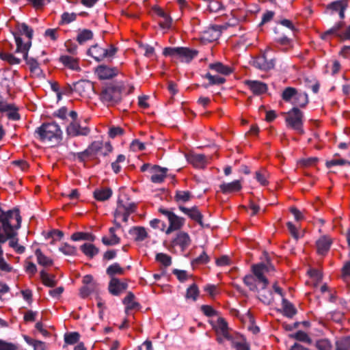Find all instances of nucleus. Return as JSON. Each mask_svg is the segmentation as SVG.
Here are the masks:
<instances>
[{
	"label": "nucleus",
	"mask_w": 350,
	"mask_h": 350,
	"mask_svg": "<svg viewBox=\"0 0 350 350\" xmlns=\"http://www.w3.org/2000/svg\"><path fill=\"white\" fill-rule=\"evenodd\" d=\"M21 217L18 210L4 211L0 206V269L9 272L12 267L3 258L2 244L15 234V230L21 226Z\"/></svg>",
	"instance_id": "nucleus-1"
},
{
	"label": "nucleus",
	"mask_w": 350,
	"mask_h": 350,
	"mask_svg": "<svg viewBox=\"0 0 350 350\" xmlns=\"http://www.w3.org/2000/svg\"><path fill=\"white\" fill-rule=\"evenodd\" d=\"M33 30L25 23L17 25V31L14 33L16 44V52L21 53L22 58L27 61L32 72L37 73L40 70L39 64L34 59H27L28 51L31 45Z\"/></svg>",
	"instance_id": "nucleus-2"
},
{
	"label": "nucleus",
	"mask_w": 350,
	"mask_h": 350,
	"mask_svg": "<svg viewBox=\"0 0 350 350\" xmlns=\"http://www.w3.org/2000/svg\"><path fill=\"white\" fill-rule=\"evenodd\" d=\"M273 270V267L269 264L258 263L252 266L253 274L245 275L243 278L244 284L251 291L265 289L269 284L268 273Z\"/></svg>",
	"instance_id": "nucleus-3"
},
{
	"label": "nucleus",
	"mask_w": 350,
	"mask_h": 350,
	"mask_svg": "<svg viewBox=\"0 0 350 350\" xmlns=\"http://www.w3.org/2000/svg\"><path fill=\"white\" fill-rule=\"evenodd\" d=\"M36 138L45 144L54 146L62 139V131L55 122L43 123L35 131Z\"/></svg>",
	"instance_id": "nucleus-4"
},
{
	"label": "nucleus",
	"mask_w": 350,
	"mask_h": 350,
	"mask_svg": "<svg viewBox=\"0 0 350 350\" xmlns=\"http://www.w3.org/2000/svg\"><path fill=\"white\" fill-rule=\"evenodd\" d=\"M163 55L178 59L181 62H189L196 57L197 52L186 47H165L163 51Z\"/></svg>",
	"instance_id": "nucleus-5"
},
{
	"label": "nucleus",
	"mask_w": 350,
	"mask_h": 350,
	"mask_svg": "<svg viewBox=\"0 0 350 350\" xmlns=\"http://www.w3.org/2000/svg\"><path fill=\"white\" fill-rule=\"evenodd\" d=\"M302 118V112L298 108L293 107L286 113L285 120L288 127L294 129L298 133L302 134L304 133Z\"/></svg>",
	"instance_id": "nucleus-6"
},
{
	"label": "nucleus",
	"mask_w": 350,
	"mask_h": 350,
	"mask_svg": "<svg viewBox=\"0 0 350 350\" xmlns=\"http://www.w3.org/2000/svg\"><path fill=\"white\" fill-rule=\"evenodd\" d=\"M100 98L107 105H113L120 101L121 91L115 86L109 85L102 90Z\"/></svg>",
	"instance_id": "nucleus-7"
},
{
	"label": "nucleus",
	"mask_w": 350,
	"mask_h": 350,
	"mask_svg": "<svg viewBox=\"0 0 350 350\" xmlns=\"http://www.w3.org/2000/svg\"><path fill=\"white\" fill-rule=\"evenodd\" d=\"M112 150V146L109 142L96 141L92 142L85 150V153L89 155H107Z\"/></svg>",
	"instance_id": "nucleus-8"
},
{
	"label": "nucleus",
	"mask_w": 350,
	"mask_h": 350,
	"mask_svg": "<svg viewBox=\"0 0 350 350\" xmlns=\"http://www.w3.org/2000/svg\"><path fill=\"white\" fill-rule=\"evenodd\" d=\"M159 211L167 218L170 224L169 227L166 230V234H170L172 232L178 230L183 225L184 219L174 213L163 208H160Z\"/></svg>",
	"instance_id": "nucleus-9"
},
{
	"label": "nucleus",
	"mask_w": 350,
	"mask_h": 350,
	"mask_svg": "<svg viewBox=\"0 0 350 350\" xmlns=\"http://www.w3.org/2000/svg\"><path fill=\"white\" fill-rule=\"evenodd\" d=\"M135 206L133 204L124 205L118 203L117 208L114 213V224L118 222L117 220L127 221L129 215L135 211Z\"/></svg>",
	"instance_id": "nucleus-10"
},
{
	"label": "nucleus",
	"mask_w": 350,
	"mask_h": 350,
	"mask_svg": "<svg viewBox=\"0 0 350 350\" xmlns=\"http://www.w3.org/2000/svg\"><path fill=\"white\" fill-rule=\"evenodd\" d=\"M341 23L333 27L322 35V38L326 39L329 36H334L341 40H350V25L345 30H341Z\"/></svg>",
	"instance_id": "nucleus-11"
},
{
	"label": "nucleus",
	"mask_w": 350,
	"mask_h": 350,
	"mask_svg": "<svg viewBox=\"0 0 350 350\" xmlns=\"http://www.w3.org/2000/svg\"><path fill=\"white\" fill-rule=\"evenodd\" d=\"M121 225L119 222H116L115 226L109 229L108 235L102 238V242L105 245H115L120 242V238L117 235L116 231L120 229Z\"/></svg>",
	"instance_id": "nucleus-12"
},
{
	"label": "nucleus",
	"mask_w": 350,
	"mask_h": 350,
	"mask_svg": "<svg viewBox=\"0 0 350 350\" xmlns=\"http://www.w3.org/2000/svg\"><path fill=\"white\" fill-rule=\"evenodd\" d=\"M89 132L90 129L81 126L78 121H72L66 128V133L70 137L87 135Z\"/></svg>",
	"instance_id": "nucleus-13"
},
{
	"label": "nucleus",
	"mask_w": 350,
	"mask_h": 350,
	"mask_svg": "<svg viewBox=\"0 0 350 350\" xmlns=\"http://www.w3.org/2000/svg\"><path fill=\"white\" fill-rule=\"evenodd\" d=\"M221 36L219 26H212L203 31L201 33V40L203 42H211L217 40Z\"/></svg>",
	"instance_id": "nucleus-14"
},
{
	"label": "nucleus",
	"mask_w": 350,
	"mask_h": 350,
	"mask_svg": "<svg viewBox=\"0 0 350 350\" xmlns=\"http://www.w3.org/2000/svg\"><path fill=\"white\" fill-rule=\"evenodd\" d=\"M127 288V284L119 279L111 278L109 284V291L113 295H118Z\"/></svg>",
	"instance_id": "nucleus-15"
},
{
	"label": "nucleus",
	"mask_w": 350,
	"mask_h": 350,
	"mask_svg": "<svg viewBox=\"0 0 350 350\" xmlns=\"http://www.w3.org/2000/svg\"><path fill=\"white\" fill-rule=\"evenodd\" d=\"M167 171L166 168H162L157 165L152 166L150 167L152 182L154 183H162L166 177Z\"/></svg>",
	"instance_id": "nucleus-16"
},
{
	"label": "nucleus",
	"mask_w": 350,
	"mask_h": 350,
	"mask_svg": "<svg viewBox=\"0 0 350 350\" xmlns=\"http://www.w3.org/2000/svg\"><path fill=\"white\" fill-rule=\"evenodd\" d=\"M244 83L254 94H262L267 90V85L261 81L246 80Z\"/></svg>",
	"instance_id": "nucleus-17"
},
{
	"label": "nucleus",
	"mask_w": 350,
	"mask_h": 350,
	"mask_svg": "<svg viewBox=\"0 0 350 350\" xmlns=\"http://www.w3.org/2000/svg\"><path fill=\"white\" fill-rule=\"evenodd\" d=\"M254 65L260 70H267L273 68L274 62L272 59L268 60L265 53H263L254 60Z\"/></svg>",
	"instance_id": "nucleus-18"
},
{
	"label": "nucleus",
	"mask_w": 350,
	"mask_h": 350,
	"mask_svg": "<svg viewBox=\"0 0 350 350\" xmlns=\"http://www.w3.org/2000/svg\"><path fill=\"white\" fill-rule=\"evenodd\" d=\"M96 73L99 79H107L117 75L118 70L106 66H99L96 70Z\"/></svg>",
	"instance_id": "nucleus-19"
},
{
	"label": "nucleus",
	"mask_w": 350,
	"mask_h": 350,
	"mask_svg": "<svg viewBox=\"0 0 350 350\" xmlns=\"http://www.w3.org/2000/svg\"><path fill=\"white\" fill-rule=\"evenodd\" d=\"M59 61L63 65L72 70L79 71L81 70L79 59L72 56L64 55L59 57Z\"/></svg>",
	"instance_id": "nucleus-20"
},
{
	"label": "nucleus",
	"mask_w": 350,
	"mask_h": 350,
	"mask_svg": "<svg viewBox=\"0 0 350 350\" xmlns=\"http://www.w3.org/2000/svg\"><path fill=\"white\" fill-rule=\"evenodd\" d=\"M154 12L159 17V23L162 28L168 29L170 27L172 19L163 10L160 8H155Z\"/></svg>",
	"instance_id": "nucleus-21"
},
{
	"label": "nucleus",
	"mask_w": 350,
	"mask_h": 350,
	"mask_svg": "<svg viewBox=\"0 0 350 350\" xmlns=\"http://www.w3.org/2000/svg\"><path fill=\"white\" fill-rule=\"evenodd\" d=\"M179 209L185 215H188L191 219L201 224L202 215L197 207L193 206L191 208L183 206H179Z\"/></svg>",
	"instance_id": "nucleus-22"
},
{
	"label": "nucleus",
	"mask_w": 350,
	"mask_h": 350,
	"mask_svg": "<svg viewBox=\"0 0 350 350\" xmlns=\"http://www.w3.org/2000/svg\"><path fill=\"white\" fill-rule=\"evenodd\" d=\"M331 244L332 240L329 237L326 236L321 237L317 241V252L321 255L325 254L329 250Z\"/></svg>",
	"instance_id": "nucleus-23"
},
{
	"label": "nucleus",
	"mask_w": 350,
	"mask_h": 350,
	"mask_svg": "<svg viewBox=\"0 0 350 350\" xmlns=\"http://www.w3.org/2000/svg\"><path fill=\"white\" fill-rule=\"evenodd\" d=\"M187 159L190 163L197 168H203L207 163L206 157L200 154H191L188 157Z\"/></svg>",
	"instance_id": "nucleus-24"
},
{
	"label": "nucleus",
	"mask_w": 350,
	"mask_h": 350,
	"mask_svg": "<svg viewBox=\"0 0 350 350\" xmlns=\"http://www.w3.org/2000/svg\"><path fill=\"white\" fill-rule=\"evenodd\" d=\"M219 187L223 193H230L240 191L242 186L240 180H234L229 183H223Z\"/></svg>",
	"instance_id": "nucleus-25"
},
{
	"label": "nucleus",
	"mask_w": 350,
	"mask_h": 350,
	"mask_svg": "<svg viewBox=\"0 0 350 350\" xmlns=\"http://www.w3.org/2000/svg\"><path fill=\"white\" fill-rule=\"evenodd\" d=\"M329 8L334 12H338L340 18H345V11L347 8V1L340 0L332 3Z\"/></svg>",
	"instance_id": "nucleus-26"
},
{
	"label": "nucleus",
	"mask_w": 350,
	"mask_h": 350,
	"mask_svg": "<svg viewBox=\"0 0 350 350\" xmlns=\"http://www.w3.org/2000/svg\"><path fill=\"white\" fill-rule=\"evenodd\" d=\"M105 53V49L100 47L97 44L91 46L88 50V54L98 62L106 57Z\"/></svg>",
	"instance_id": "nucleus-27"
},
{
	"label": "nucleus",
	"mask_w": 350,
	"mask_h": 350,
	"mask_svg": "<svg viewBox=\"0 0 350 350\" xmlns=\"http://www.w3.org/2000/svg\"><path fill=\"white\" fill-rule=\"evenodd\" d=\"M190 238L186 232H180L174 240V244L179 245L183 250L185 249L190 245Z\"/></svg>",
	"instance_id": "nucleus-28"
},
{
	"label": "nucleus",
	"mask_w": 350,
	"mask_h": 350,
	"mask_svg": "<svg viewBox=\"0 0 350 350\" xmlns=\"http://www.w3.org/2000/svg\"><path fill=\"white\" fill-rule=\"evenodd\" d=\"M37 262L42 267H50L53 264V260L51 258L46 256L40 249L35 251Z\"/></svg>",
	"instance_id": "nucleus-29"
},
{
	"label": "nucleus",
	"mask_w": 350,
	"mask_h": 350,
	"mask_svg": "<svg viewBox=\"0 0 350 350\" xmlns=\"http://www.w3.org/2000/svg\"><path fill=\"white\" fill-rule=\"evenodd\" d=\"M308 102V95L305 92H297L296 96L294 97V100L292 101V105L295 107H305Z\"/></svg>",
	"instance_id": "nucleus-30"
},
{
	"label": "nucleus",
	"mask_w": 350,
	"mask_h": 350,
	"mask_svg": "<svg viewBox=\"0 0 350 350\" xmlns=\"http://www.w3.org/2000/svg\"><path fill=\"white\" fill-rule=\"evenodd\" d=\"M193 196L191 192L188 191H176L174 196V200L179 206H182L181 204L189 202Z\"/></svg>",
	"instance_id": "nucleus-31"
},
{
	"label": "nucleus",
	"mask_w": 350,
	"mask_h": 350,
	"mask_svg": "<svg viewBox=\"0 0 350 350\" xmlns=\"http://www.w3.org/2000/svg\"><path fill=\"white\" fill-rule=\"evenodd\" d=\"M215 330L218 334L221 335L226 338H229L228 325L225 320L222 318H219L215 325Z\"/></svg>",
	"instance_id": "nucleus-32"
},
{
	"label": "nucleus",
	"mask_w": 350,
	"mask_h": 350,
	"mask_svg": "<svg viewBox=\"0 0 350 350\" xmlns=\"http://www.w3.org/2000/svg\"><path fill=\"white\" fill-rule=\"evenodd\" d=\"M40 279L44 285L53 287L56 285L55 277L53 275L49 274L46 271L42 270L40 272Z\"/></svg>",
	"instance_id": "nucleus-33"
},
{
	"label": "nucleus",
	"mask_w": 350,
	"mask_h": 350,
	"mask_svg": "<svg viewBox=\"0 0 350 350\" xmlns=\"http://www.w3.org/2000/svg\"><path fill=\"white\" fill-rule=\"evenodd\" d=\"M130 232L135 237V239L137 241H142L148 237L146 230L144 227L136 226L133 227Z\"/></svg>",
	"instance_id": "nucleus-34"
},
{
	"label": "nucleus",
	"mask_w": 350,
	"mask_h": 350,
	"mask_svg": "<svg viewBox=\"0 0 350 350\" xmlns=\"http://www.w3.org/2000/svg\"><path fill=\"white\" fill-rule=\"evenodd\" d=\"M80 249L85 256L90 258H93L98 253V249L92 243H84Z\"/></svg>",
	"instance_id": "nucleus-35"
},
{
	"label": "nucleus",
	"mask_w": 350,
	"mask_h": 350,
	"mask_svg": "<svg viewBox=\"0 0 350 350\" xmlns=\"http://www.w3.org/2000/svg\"><path fill=\"white\" fill-rule=\"evenodd\" d=\"M111 190L109 188L96 189L94 193V198L99 201L108 200L111 197Z\"/></svg>",
	"instance_id": "nucleus-36"
},
{
	"label": "nucleus",
	"mask_w": 350,
	"mask_h": 350,
	"mask_svg": "<svg viewBox=\"0 0 350 350\" xmlns=\"http://www.w3.org/2000/svg\"><path fill=\"white\" fill-rule=\"evenodd\" d=\"M282 310L284 314L287 317H293L297 312L294 306L284 297L282 298Z\"/></svg>",
	"instance_id": "nucleus-37"
},
{
	"label": "nucleus",
	"mask_w": 350,
	"mask_h": 350,
	"mask_svg": "<svg viewBox=\"0 0 350 350\" xmlns=\"http://www.w3.org/2000/svg\"><path fill=\"white\" fill-rule=\"evenodd\" d=\"M325 165L327 168H331L336 165H350V162L340 158L338 154H335L332 159L326 161Z\"/></svg>",
	"instance_id": "nucleus-38"
},
{
	"label": "nucleus",
	"mask_w": 350,
	"mask_h": 350,
	"mask_svg": "<svg viewBox=\"0 0 350 350\" xmlns=\"http://www.w3.org/2000/svg\"><path fill=\"white\" fill-rule=\"evenodd\" d=\"M209 68L210 69L213 70L217 72L225 75H228L232 72V70L230 67L225 66L219 62L210 64Z\"/></svg>",
	"instance_id": "nucleus-39"
},
{
	"label": "nucleus",
	"mask_w": 350,
	"mask_h": 350,
	"mask_svg": "<svg viewBox=\"0 0 350 350\" xmlns=\"http://www.w3.org/2000/svg\"><path fill=\"white\" fill-rule=\"evenodd\" d=\"M71 239L74 241L80 240L94 241L95 239V236L89 232H77L72 234Z\"/></svg>",
	"instance_id": "nucleus-40"
},
{
	"label": "nucleus",
	"mask_w": 350,
	"mask_h": 350,
	"mask_svg": "<svg viewBox=\"0 0 350 350\" xmlns=\"http://www.w3.org/2000/svg\"><path fill=\"white\" fill-rule=\"evenodd\" d=\"M92 38L93 33L92 31L89 29H83L79 32L77 37V40L79 44H82L85 42L92 39Z\"/></svg>",
	"instance_id": "nucleus-41"
},
{
	"label": "nucleus",
	"mask_w": 350,
	"mask_h": 350,
	"mask_svg": "<svg viewBox=\"0 0 350 350\" xmlns=\"http://www.w3.org/2000/svg\"><path fill=\"white\" fill-rule=\"evenodd\" d=\"M297 90L291 87L286 88L282 92V99L286 101L291 103L292 104V101L294 100L295 96H296Z\"/></svg>",
	"instance_id": "nucleus-42"
},
{
	"label": "nucleus",
	"mask_w": 350,
	"mask_h": 350,
	"mask_svg": "<svg viewBox=\"0 0 350 350\" xmlns=\"http://www.w3.org/2000/svg\"><path fill=\"white\" fill-rule=\"evenodd\" d=\"M123 304L126 306V310L135 309L137 306V303L135 301V296L132 293H129L123 300Z\"/></svg>",
	"instance_id": "nucleus-43"
},
{
	"label": "nucleus",
	"mask_w": 350,
	"mask_h": 350,
	"mask_svg": "<svg viewBox=\"0 0 350 350\" xmlns=\"http://www.w3.org/2000/svg\"><path fill=\"white\" fill-rule=\"evenodd\" d=\"M124 273V269L118 263H114L110 265L107 269V273L112 278H113V276L114 275H123Z\"/></svg>",
	"instance_id": "nucleus-44"
},
{
	"label": "nucleus",
	"mask_w": 350,
	"mask_h": 350,
	"mask_svg": "<svg viewBox=\"0 0 350 350\" xmlns=\"http://www.w3.org/2000/svg\"><path fill=\"white\" fill-rule=\"evenodd\" d=\"M0 59L10 64H18L21 62L20 58L15 57L12 54L7 53L0 52Z\"/></svg>",
	"instance_id": "nucleus-45"
},
{
	"label": "nucleus",
	"mask_w": 350,
	"mask_h": 350,
	"mask_svg": "<svg viewBox=\"0 0 350 350\" xmlns=\"http://www.w3.org/2000/svg\"><path fill=\"white\" fill-rule=\"evenodd\" d=\"M59 250L67 256H75L77 253L76 247L66 243L62 244L59 247Z\"/></svg>",
	"instance_id": "nucleus-46"
},
{
	"label": "nucleus",
	"mask_w": 350,
	"mask_h": 350,
	"mask_svg": "<svg viewBox=\"0 0 350 350\" xmlns=\"http://www.w3.org/2000/svg\"><path fill=\"white\" fill-rule=\"evenodd\" d=\"M156 260L164 267H169L172 264L171 257L164 253H159L156 256Z\"/></svg>",
	"instance_id": "nucleus-47"
},
{
	"label": "nucleus",
	"mask_w": 350,
	"mask_h": 350,
	"mask_svg": "<svg viewBox=\"0 0 350 350\" xmlns=\"http://www.w3.org/2000/svg\"><path fill=\"white\" fill-rule=\"evenodd\" d=\"M199 295V290L198 286L196 284H192L187 288L186 293L187 299H191L193 301H196Z\"/></svg>",
	"instance_id": "nucleus-48"
},
{
	"label": "nucleus",
	"mask_w": 350,
	"mask_h": 350,
	"mask_svg": "<svg viewBox=\"0 0 350 350\" xmlns=\"http://www.w3.org/2000/svg\"><path fill=\"white\" fill-rule=\"evenodd\" d=\"M315 347L318 350H332V346L327 339H320L316 342Z\"/></svg>",
	"instance_id": "nucleus-49"
},
{
	"label": "nucleus",
	"mask_w": 350,
	"mask_h": 350,
	"mask_svg": "<svg viewBox=\"0 0 350 350\" xmlns=\"http://www.w3.org/2000/svg\"><path fill=\"white\" fill-rule=\"evenodd\" d=\"M205 77L208 80L209 85H219L224 83L226 81L224 77L218 75H212L210 73H207Z\"/></svg>",
	"instance_id": "nucleus-50"
},
{
	"label": "nucleus",
	"mask_w": 350,
	"mask_h": 350,
	"mask_svg": "<svg viewBox=\"0 0 350 350\" xmlns=\"http://www.w3.org/2000/svg\"><path fill=\"white\" fill-rule=\"evenodd\" d=\"M80 335L77 332H70L65 334L64 340L65 342L68 345H73L77 342L79 340Z\"/></svg>",
	"instance_id": "nucleus-51"
},
{
	"label": "nucleus",
	"mask_w": 350,
	"mask_h": 350,
	"mask_svg": "<svg viewBox=\"0 0 350 350\" xmlns=\"http://www.w3.org/2000/svg\"><path fill=\"white\" fill-rule=\"evenodd\" d=\"M336 350H350V336L344 338L338 342Z\"/></svg>",
	"instance_id": "nucleus-52"
},
{
	"label": "nucleus",
	"mask_w": 350,
	"mask_h": 350,
	"mask_svg": "<svg viewBox=\"0 0 350 350\" xmlns=\"http://www.w3.org/2000/svg\"><path fill=\"white\" fill-rule=\"evenodd\" d=\"M23 299L27 301L29 305H31L33 302V293L32 291L29 288L21 290L20 292Z\"/></svg>",
	"instance_id": "nucleus-53"
},
{
	"label": "nucleus",
	"mask_w": 350,
	"mask_h": 350,
	"mask_svg": "<svg viewBox=\"0 0 350 350\" xmlns=\"http://www.w3.org/2000/svg\"><path fill=\"white\" fill-rule=\"evenodd\" d=\"M38 314L37 311L29 310L25 312L23 319L25 322H33L36 321Z\"/></svg>",
	"instance_id": "nucleus-54"
},
{
	"label": "nucleus",
	"mask_w": 350,
	"mask_h": 350,
	"mask_svg": "<svg viewBox=\"0 0 350 350\" xmlns=\"http://www.w3.org/2000/svg\"><path fill=\"white\" fill-rule=\"evenodd\" d=\"M44 37L52 41H55L58 38V30L57 29H48L44 32Z\"/></svg>",
	"instance_id": "nucleus-55"
},
{
	"label": "nucleus",
	"mask_w": 350,
	"mask_h": 350,
	"mask_svg": "<svg viewBox=\"0 0 350 350\" xmlns=\"http://www.w3.org/2000/svg\"><path fill=\"white\" fill-rule=\"evenodd\" d=\"M77 18V14L75 13L64 12L62 15V22L64 24H68Z\"/></svg>",
	"instance_id": "nucleus-56"
},
{
	"label": "nucleus",
	"mask_w": 350,
	"mask_h": 350,
	"mask_svg": "<svg viewBox=\"0 0 350 350\" xmlns=\"http://www.w3.org/2000/svg\"><path fill=\"white\" fill-rule=\"evenodd\" d=\"M173 273L177 277L178 280L183 282L189 278V274L186 271L174 269Z\"/></svg>",
	"instance_id": "nucleus-57"
},
{
	"label": "nucleus",
	"mask_w": 350,
	"mask_h": 350,
	"mask_svg": "<svg viewBox=\"0 0 350 350\" xmlns=\"http://www.w3.org/2000/svg\"><path fill=\"white\" fill-rule=\"evenodd\" d=\"M204 291L206 293H208V295L211 297H214L215 296L218 295L219 293L217 286L216 285H213V284H208V285H206L204 287Z\"/></svg>",
	"instance_id": "nucleus-58"
},
{
	"label": "nucleus",
	"mask_w": 350,
	"mask_h": 350,
	"mask_svg": "<svg viewBox=\"0 0 350 350\" xmlns=\"http://www.w3.org/2000/svg\"><path fill=\"white\" fill-rule=\"evenodd\" d=\"M267 174L265 171H259L256 173V178L262 185L267 183Z\"/></svg>",
	"instance_id": "nucleus-59"
},
{
	"label": "nucleus",
	"mask_w": 350,
	"mask_h": 350,
	"mask_svg": "<svg viewBox=\"0 0 350 350\" xmlns=\"http://www.w3.org/2000/svg\"><path fill=\"white\" fill-rule=\"evenodd\" d=\"M7 116L9 119L12 120H18L20 119V116L17 111V109L12 105L10 109L7 111Z\"/></svg>",
	"instance_id": "nucleus-60"
},
{
	"label": "nucleus",
	"mask_w": 350,
	"mask_h": 350,
	"mask_svg": "<svg viewBox=\"0 0 350 350\" xmlns=\"http://www.w3.org/2000/svg\"><path fill=\"white\" fill-rule=\"evenodd\" d=\"M63 236V233L62 231H59L58 230H53L48 232V238H52L53 240L51 241V243H53L55 241H57L61 239V238Z\"/></svg>",
	"instance_id": "nucleus-61"
},
{
	"label": "nucleus",
	"mask_w": 350,
	"mask_h": 350,
	"mask_svg": "<svg viewBox=\"0 0 350 350\" xmlns=\"http://www.w3.org/2000/svg\"><path fill=\"white\" fill-rule=\"evenodd\" d=\"M295 338L299 341L311 343V339L308 336V335L301 331H299L295 334Z\"/></svg>",
	"instance_id": "nucleus-62"
},
{
	"label": "nucleus",
	"mask_w": 350,
	"mask_h": 350,
	"mask_svg": "<svg viewBox=\"0 0 350 350\" xmlns=\"http://www.w3.org/2000/svg\"><path fill=\"white\" fill-rule=\"evenodd\" d=\"M0 350H17V347L13 343L0 340Z\"/></svg>",
	"instance_id": "nucleus-63"
},
{
	"label": "nucleus",
	"mask_w": 350,
	"mask_h": 350,
	"mask_svg": "<svg viewBox=\"0 0 350 350\" xmlns=\"http://www.w3.org/2000/svg\"><path fill=\"white\" fill-rule=\"evenodd\" d=\"M131 148L133 151H140L143 150L145 148V145L144 143L141 142L139 140H134L131 144Z\"/></svg>",
	"instance_id": "nucleus-64"
}]
</instances>
